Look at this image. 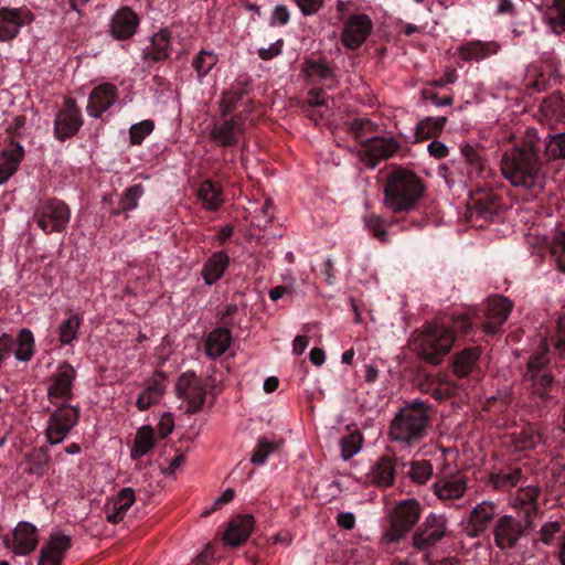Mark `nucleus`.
I'll list each match as a JSON object with an SVG mask.
<instances>
[{"label": "nucleus", "instance_id": "obj_46", "mask_svg": "<svg viewBox=\"0 0 565 565\" xmlns=\"http://www.w3.org/2000/svg\"><path fill=\"white\" fill-rule=\"evenodd\" d=\"M18 349L14 356L18 361L28 362L34 354V337L29 329H22L17 339Z\"/></svg>", "mask_w": 565, "mask_h": 565}, {"label": "nucleus", "instance_id": "obj_48", "mask_svg": "<svg viewBox=\"0 0 565 565\" xmlns=\"http://www.w3.org/2000/svg\"><path fill=\"white\" fill-rule=\"evenodd\" d=\"M545 157L547 160L565 159V132L548 136L545 141Z\"/></svg>", "mask_w": 565, "mask_h": 565}, {"label": "nucleus", "instance_id": "obj_61", "mask_svg": "<svg viewBox=\"0 0 565 565\" xmlns=\"http://www.w3.org/2000/svg\"><path fill=\"white\" fill-rule=\"evenodd\" d=\"M306 15L316 13L322 6V0H295Z\"/></svg>", "mask_w": 565, "mask_h": 565}, {"label": "nucleus", "instance_id": "obj_17", "mask_svg": "<svg viewBox=\"0 0 565 565\" xmlns=\"http://www.w3.org/2000/svg\"><path fill=\"white\" fill-rule=\"evenodd\" d=\"M33 21V14L26 8L0 9V42L15 39L23 25Z\"/></svg>", "mask_w": 565, "mask_h": 565}, {"label": "nucleus", "instance_id": "obj_23", "mask_svg": "<svg viewBox=\"0 0 565 565\" xmlns=\"http://www.w3.org/2000/svg\"><path fill=\"white\" fill-rule=\"evenodd\" d=\"M512 309V303L504 297H492L487 302V322L483 324L486 333L494 334L507 321Z\"/></svg>", "mask_w": 565, "mask_h": 565}, {"label": "nucleus", "instance_id": "obj_7", "mask_svg": "<svg viewBox=\"0 0 565 565\" xmlns=\"http://www.w3.org/2000/svg\"><path fill=\"white\" fill-rule=\"evenodd\" d=\"M32 218L45 234L62 233L70 223L71 209L64 201L49 199L35 207Z\"/></svg>", "mask_w": 565, "mask_h": 565}, {"label": "nucleus", "instance_id": "obj_28", "mask_svg": "<svg viewBox=\"0 0 565 565\" xmlns=\"http://www.w3.org/2000/svg\"><path fill=\"white\" fill-rule=\"evenodd\" d=\"M166 392V376L162 372H156L147 382L145 390L138 395L136 406L139 411H147L159 403Z\"/></svg>", "mask_w": 565, "mask_h": 565}, {"label": "nucleus", "instance_id": "obj_50", "mask_svg": "<svg viewBox=\"0 0 565 565\" xmlns=\"http://www.w3.org/2000/svg\"><path fill=\"white\" fill-rule=\"evenodd\" d=\"M364 224L370 234L381 243L388 241L387 224L382 216L375 214L366 215L364 217Z\"/></svg>", "mask_w": 565, "mask_h": 565}, {"label": "nucleus", "instance_id": "obj_35", "mask_svg": "<svg viewBox=\"0 0 565 565\" xmlns=\"http://www.w3.org/2000/svg\"><path fill=\"white\" fill-rule=\"evenodd\" d=\"M232 343V334L226 328H216L206 338L205 350L207 356L216 359L223 355Z\"/></svg>", "mask_w": 565, "mask_h": 565}, {"label": "nucleus", "instance_id": "obj_51", "mask_svg": "<svg viewBox=\"0 0 565 565\" xmlns=\"http://www.w3.org/2000/svg\"><path fill=\"white\" fill-rule=\"evenodd\" d=\"M362 436L360 433L350 434L340 440L341 457L343 460L351 459L362 448Z\"/></svg>", "mask_w": 565, "mask_h": 565}, {"label": "nucleus", "instance_id": "obj_12", "mask_svg": "<svg viewBox=\"0 0 565 565\" xmlns=\"http://www.w3.org/2000/svg\"><path fill=\"white\" fill-rule=\"evenodd\" d=\"M78 422V409L64 405L53 412L47 420L45 435L51 445L61 444Z\"/></svg>", "mask_w": 565, "mask_h": 565}, {"label": "nucleus", "instance_id": "obj_19", "mask_svg": "<svg viewBox=\"0 0 565 565\" xmlns=\"http://www.w3.org/2000/svg\"><path fill=\"white\" fill-rule=\"evenodd\" d=\"M467 489V478L459 472L449 476H437L433 483L434 494L445 504L461 499Z\"/></svg>", "mask_w": 565, "mask_h": 565}, {"label": "nucleus", "instance_id": "obj_52", "mask_svg": "<svg viewBox=\"0 0 565 565\" xmlns=\"http://www.w3.org/2000/svg\"><path fill=\"white\" fill-rule=\"evenodd\" d=\"M305 72L307 76L311 79H329L333 77L332 70L323 61H306Z\"/></svg>", "mask_w": 565, "mask_h": 565}, {"label": "nucleus", "instance_id": "obj_36", "mask_svg": "<svg viewBox=\"0 0 565 565\" xmlns=\"http://www.w3.org/2000/svg\"><path fill=\"white\" fill-rule=\"evenodd\" d=\"M497 512V505L490 501H482L477 504L470 513L469 523L473 529L472 536L487 529L489 522L493 519Z\"/></svg>", "mask_w": 565, "mask_h": 565}, {"label": "nucleus", "instance_id": "obj_20", "mask_svg": "<svg viewBox=\"0 0 565 565\" xmlns=\"http://www.w3.org/2000/svg\"><path fill=\"white\" fill-rule=\"evenodd\" d=\"M372 28V21L366 14L350 17L342 32L343 44L350 50L360 47L370 35Z\"/></svg>", "mask_w": 565, "mask_h": 565}, {"label": "nucleus", "instance_id": "obj_4", "mask_svg": "<svg viewBox=\"0 0 565 565\" xmlns=\"http://www.w3.org/2000/svg\"><path fill=\"white\" fill-rule=\"evenodd\" d=\"M424 191L425 186L415 172L395 168L386 177L383 204L395 214L408 213L417 207Z\"/></svg>", "mask_w": 565, "mask_h": 565}, {"label": "nucleus", "instance_id": "obj_11", "mask_svg": "<svg viewBox=\"0 0 565 565\" xmlns=\"http://www.w3.org/2000/svg\"><path fill=\"white\" fill-rule=\"evenodd\" d=\"M448 520L443 514L429 513L413 534L415 548L426 551L436 545L447 533Z\"/></svg>", "mask_w": 565, "mask_h": 565}, {"label": "nucleus", "instance_id": "obj_27", "mask_svg": "<svg viewBox=\"0 0 565 565\" xmlns=\"http://www.w3.org/2000/svg\"><path fill=\"white\" fill-rule=\"evenodd\" d=\"M541 489L536 486L521 487L512 498V505L523 511V518L527 525H533V518L536 515L539 505L537 498Z\"/></svg>", "mask_w": 565, "mask_h": 565}, {"label": "nucleus", "instance_id": "obj_59", "mask_svg": "<svg viewBox=\"0 0 565 565\" xmlns=\"http://www.w3.org/2000/svg\"><path fill=\"white\" fill-rule=\"evenodd\" d=\"M290 19L289 10L284 4H278L274 8L270 15V24L271 25H285L288 23Z\"/></svg>", "mask_w": 565, "mask_h": 565}, {"label": "nucleus", "instance_id": "obj_40", "mask_svg": "<svg viewBox=\"0 0 565 565\" xmlns=\"http://www.w3.org/2000/svg\"><path fill=\"white\" fill-rule=\"evenodd\" d=\"M480 358L478 348H469L458 353L454 361V372L458 377H466Z\"/></svg>", "mask_w": 565, "mask_h": 565}, {"label": "nucleus", "instance_id": "obj_49", "mask_svg": "<svg viewBox=\"0 0 565 565\" xmlns=\"http://www.w3.org/2000/svg\"><path fill=\"white\" fill-rule=\"evenodd\" d=\"M433 473L434 469L429 460L420 459L411 462L408 476L414 482L425 484L431 478Z\"/></svg>", "mask_w": 565, "mask_h": 565}, {"label": "nucleus", "instance_id": "obj_25", "mask_svg": "<svg viewBox=\"0 0 565 565\" xmlns=\"http://www.w3.org/2000/svg\"><path fill=\"white\" fill-rule=\"evenodd\" d=\"M139 25L137 14L128 7L120 8L110 19V34L116 40L131 38Z\"/></svg>", "mask_w": 565, "mask_h": 565}, {"label": "nucleus", "instance_id": "obj_33", "mask_svg": "<svg viewBox=\"0 0 565 565\" xmlns=\"http://www.w3.org/2000/svg\"><path fill=\"white\" fill-rule=\"evenodd\" d=\"M228 265L230 257L225 252L220 250L212 254V256L203 265L201 271L204 282L211 286L218 281L223 277Z\"/></svg>", "mask_w": 565, "mask_h": 565}, {"label": "nucleus", "instance_id": "obj_55", "mask_svg": "<svg viewBox=\"0 0 565 565\" xmlns=\"http://www.w3.org/2000/svg\"><path fill=\"white\" fill-rule=\"evenodd\" d=\"M276 449V446L263 438L258 440L257 447L252 454L250 461L255 465H264L267 457Z\"/></svg>", "mask_w": 565, "mask_h": 565}, {"label": "nucleus", "instance_id": "obj_5", "mask_svg": "<svg viewBox=\"0 0 565 565\" xmlns=\"http://www.w3.org/2000/svg\"><path fill=\"white\" fill-rule=\"evenodd\" d=\"M551 345L554 349V354L559 358L565 356V315L558 319L556 333L550 343L544 341L541 351L530 358L523 376L525 382H531L533 392L541 398L547 397V392L553 384V376L546 369L550 362L548 352Z\"/></svg>", "mask_w": 565, "mask_h": 565}, {"label": "nucleus", "instance_id": "obj_14", "mask_svg": "<svg viewBox=\"0 0 565 565\" xmlns=\"http://www.w3.org/2000/svg\"><path fill=\"white\" fill-rule=\"evenodd\" d=\"M3 545L11 550L14 555L24 556L32 553L39 543L38 529L35 525L22 521L17 524L11 535H6Z\"/></svg>", "mask_w": 565, "mask_h": 565}, {"label": "nucleus", "instance_id": "obj_56", "mask_svg": "<svg viewBox=\"0 0 565 565\" xmlns=\"http://www.w3.org/2000/svg\"><path fill=\"white\" fill-rule=\"evenodd\" d=\"M561 532V523L557 521L546 522L540 530V540L545 545H551L556 536Z\"/></svg>", "mask_w": 565, "mask_h": 565}, {"label": "nucleus", "instance_id": "obj_30", "mask_svg": "<svg viewBox=\"0 0 565 565\" xmlns=\"http://www.w3.org/2000/svg\"><path fill=\"white\" fill-rule=\"evenodd\" d=\"M460 152L468 164V177L470 180L487 179L490 170L486 164L482 150L470 143H461Z\"/></svg>", "mask_w": 565, "mask_h": 565}, {"label": "nucleus", "instance_id": "obj_6", "mask_svg": "<svg viewBox=\"0 0 565 565\" xmlns=\"http://www.w3.org/2000/svg\"><path fill=\"white\" fill-rule=\"evenodd\" d=\"M422 508L417 500L407 499L398 502L391 516V525L382 535L384 544L398 542L417 523Z\"/></svg>", "mask_w": 565, "mask_h": 565}, {"label": "nucleus", "instance_id": "obj_58", "mask_svg": "<svg viewBox=\"0 0 565 565\" xmlns=\"http://www.w3.org/2000/svg\"><path fill=\"white\" fill-rule=\"evenodd\" d=\"M284 46V41L281 39L271 43L268 47H260L257 50V54L259 58L264 61H269L281 54Z\"/></svg>", "mask_w": 565, "mask_h": 565}, {"label": "nucleus", "instance_id": "obj_47", "mask_svg": "<svg viewBox=\"0 0 565 565\" xmlns=\"http://www.w3.org/2000/svg\"><path fill=\"white\" fill-rule=\"evenodd\" d=\"M541 443V435L537 428L527 424L516 435V447L521 450L533 449Z\"/></svg>", "mask_w": 565, "mask_h": 565}, {"label": "nucleus", "instance_id": "obj_53", "mask_svg": "<svg viewBox=\"0 0 565 565\" xmlns=\"http://www.w3.org/2000/svg\"><path fill=\"white\" fill-rule=\"evenodd\" d=\"M143 194V186L141 184H134L125 190L120 199V211L127 212L135 210L138 206V200Z\"/></svg>", "mask_w": 565, "mask_h": 565}, {"label": "nucleus", "instance_id": "obj_15", "mask_svg": "<svg viewBox=\"0 0 565 565\" xmlns=\"http://www.w3.org/2000/svg\"><path fill=\"white\" fill-rule=\"evenodd\" d=\"M399 149L394 137H374L366 139L361 151V161L374 169L382 160L393 157Z\"/></svg>", "mask_w": 565, "mask_h": 565}, {"label": "nucleus", "instance_id": "obj_44", "mask_svg": "<svg viewBox=\"0 0 565 565\" xmlns=\"http://www.w3.org/2000/svg\"><path fill=\"white\" fill-rule=\"evenodd\" d=\"M308 116L318 124L320 119L328 118L330 113V107L326 103L322 93L319 90H311L308 95L307 99Z\"/></svg>", "mask_w": 565, "mask_h": 565}, {"label": "nucleus", "instance_id": "obj_9", "mask_svg": "<svg viewBox=\"0 0 565 565\" xmlns=\"http://www.w3.org/2000/svg\"><path fill=\"white\" fill-rule=\"evenodd\" d=\"M525 239L532 248H539V250L546 248L556 268L565 273V231L544 234L539 228H532Z\"/></svg>", "mask_w": 565, "mask_h": 565}, {"label": "nucleus", "instance_id": "obj_34", "mask_svg": "<svg viewBox=\"0 0 565 565\" xmlns=\"http://www.w3.org/2000/svg\"><path fill=\"white\" fill-rule=\"evenodd\" d=\"M171 49V34L162 29L151 38L150 46L143 50V58L152 62L163 61L169 57Z\"/></svg>", "mask_w": 565, "mask_h": 565}, {"label": "nucleus", "instance_id": "obj_41", "mask_svg": "<svg viewBox=\"0 0 565 565\" xmlns=\"http://www.w3.org/2000/svg\"><path fill=\"white\" fill-rule=\"evenodd\" d=\"M154 446V431L149 425L140 427L136 434L131 458L138 459L149 452Z\"/></svg>", "mask_w": 565, "mask_h": 565}, {"label": "nucleus", "instance_id": "obj_38", "mask_svg": "<svg viewBox=\"0 0 565 565\" xmlns=\"http://www.w3.org/2000/svg\"><path fill=\"white\" fill-rule=\"evenodd\" d=\"M491 481L495 489H498L500 491H504L510 488L524 484L526 482V478L521 468L510 467V468L500 470L497 473H493L491 476Z\"/></svg>", "mask_w": 565, "mask_h": 565}, {"label": "nucleus", "instance_id": "obj_1", "mask_svg": "<svg viewBox=\"0 0 565 565\" xmlns=\"http://www.w3.org/2000/svg\"><path fill=\"white\" fill-rule=\"evenodd\" d=\"M500 169L503 178L516 189L537 196L545 186L546 178L542 171L539 151L532 142L513 147L502 154Z\"/></svg>", "mask_w": 565, "mask_h": 565}, {"label": "nucleus", "instance_id": "obj_13", "mask_svg": "<svg viewBox=\"0 0 565 565\" xmlns=\"http://www.w3.org/2000/svg\"><path fill=\"white\" fill-rule=\"evenodd\" d=\"M83 126L81 109L75 99L66 98L64 106L60 109L54 119V137L60 141H65L75 136Z\"/></svg>", "mask_w": 565, "mask_h": 565}, {"label": "nucleus", "instance_id": "obj_45", "mask_svg": "<svg viewBox=\"0 0 565 565\" xmlns=\"http://www.w3.org/2000/svg\"><path fill=\"white\" fill-rule=\"evenodd\" d=\"M218 57L212 51H200L192 60V67L196 72V76L200 83L203 78L214 68L217 64Z\"/></svg>", "mask_w": 565, "mask_h": 565}, {"label": "nucleus", "instance_id": "obj_60", "mask_svg": "<svg viewBox=\"0 0 565 565\" xmlns=\"http://www.w3.org/2000/svg\"><path fill=\"white\" fill-rule=\"evenodd\" d=\"M427 150L429 154L436 159H444L449 153L448 147L439 140H433L429 142Z\"/></svg>", "mask_w": 565, "mask_h": 565}, {"label": "nucleus", "instance_id": "obj_18", "mask_svg": "<svg viewBox=\"0 0 565 565\" xmlns=\"http://www.w3.org/2000/svg\"><path fill=\"white\" fill-rule=\"evenodd\" d=\"M243 130L244 118L242 115L227 117L226 114H223L222 118L214 122L210 137L221 147H231L237 143Z\"/></svg>", "mask_w": 565, "mask_h": 565}, {"label": "nucleus", "instance_id": "obj_43", "mask_svg": "<svg viewBox=\"0 0 565 565\" xmlns=\"http://www.w3.org/2000/svg\"><path fill=\"white\" fill-rule=\"evenodd\" d=\"M545 20L554 33H565V0H554L546 10Z\"/></svg>", "mask_w": 565, "mask_h": 565}, {"label": "nucleus", "instance_id": "obj_63", "mask_svg": "<svg viewBox=\"0 0 565 565\" xmlns=\"http://www.w3.org/2000/svg\"><path fill=\"white\" fill-rule=\"evenodd\" d=\"M337 522L342 529L351 530L355 525V516L352 512H341L338 514Z\"/></svg>", "mask_w": 565, "mask_h": 565}, {"label": "nucleus", "instance_id": "obj_10", "mask_svg": "<svg viewBox=\"0 0 565 565\" xmlns=\"http://www.w3.org/2000/svg\"><path fill=\"white\" fill-rule=\"evenodd\" d=\"M531 527L532 525H527L524 518L519 520L510 514H503L495 521L492 529L494 544L502 551L513 548Z\"/></svg>", "mask_w": 565, "mask_h": 565}, {"label": "nucleus", "instance_id": "obj_29", "mask_svg": "<svg viewBox=\"0 0 565 565\" xmlns=\"http://www.w3.org/2000/svg\"><path fill=\"white\" fill-rule=\"evenodd\" d=\"M135 502V492L131 488L121 489L116 497L105 504L106 520L110 523L120 522Z\"/></svg>", "mask_w": 565, "mask_h": 565}, {"label": "nucleus", "instance_id": "obj_22", "mask_svg": "<svg viewBox=\"0 0 565 565\" xmlns=\"http://www.w3.org/2000/svg\"><path fill=\"white\" fill-rule=\"evenodd\" d=\"M116 99V86L110 83L100 84L90 93L86 111L88 116L98 118L115 104Z\"/></svg>", "mask_w": 565, "mask_h": 565}, {"label": "nucleus", "instance_id": "obj_21", "mask_svg": "<svg viewBox=\"0 0 565 565\" xmlns=\"http://www.w3.org/2000/svg\"><path fill=\"white\" fill-rule=\"evenodd\" d=\"M71 547V537L66 534L52 533L42 545L39 555V565H61L65 552Z\"/></svg>", "mask_w": 565, "mask_h": 565}, {"label": "nucleus", "instance_id": "obj_2", "mask_svg": "<svg viewBox=\"0 0 565 565\" xmlns=\"http://www.w3.org/2000/svg\"><path fill=\"white\" fill-rule=\"evenodd\" d=\"M470 328L471 323L465 315L454 317L450 322L427 323L414 338V351L424 361L439 364L451 351L456 339L466 334Z\"/></svg>", "mask_w": 565, "mask_h": 565}, {"label": "nucleus", "instance_id": "obj_31", "mask_svg": "<svg viewBox=\"0 0 565 565\" xmlns=\"http://www.w3.org/2000/svg\"><path fill=\"white\" fill-rule=\"evenodd\" d=\"M500 46L495 42L469 41L458 49V54L466 62H480L497 54Z\"/></svg>", "mask_w": 565, "mask_h": 565}, {"label": "nucleus", "instance_id": "obj_54", "mask_svg": "<svg viewBox=\"0 0 565 565\" xmlns=\"http://www.w3.org/2000/svg\"><path fill=\"white\" fill-rule=\"evenodd\" d=\"M154 128V122L150 119L142 120L132 125L129 129V139L131 145H140Z\"/></svg>", "mask_w": 565, "mask_h": 565}, {"label": "nucleus", "instance_id": "obj_64", "mask_svg": "<svg viewBox=\"0 0 565 565\" xmlns=\"http://www.w3.org/2000/svg\"><path fill=\"white\" fill-rule=\"evenodd\" d=\"M308 338L306 335H297L292 341V352L301 355L308 347Z\"/></svg>", "mask_w": 565, "mask_h": 565}, {"label": "nucleus", "instance_id": "obj_37", "mask_svg": "<svg viewBox=\"0 0 565 565\" xmlns=\"http://www.w3.org/2000/svg\"><path fill=\"white\" fill-rule=\"evenodd\" d=\"M396 472L395 460L391 457H382L373 466L370 472V479L373 483L381 487H388L394 482Z\"/></svg>", "mask_w": 565, "mask_h": 565}, {"label": "nucleus", "instance_id": "obj_26", "mask_svg": "<svg viewBox=\"0 0 565 565\" xmlns=\"http://www.w3.org/2000/svg\"><path fill=\"white\" fill-rule=\"evenodd\" d=\"M254 527V518L250 514H242L233 518L223 535L225 545L238 546L250 535Z\"/></svg>", "mask_w": 565, "mask_h": 565}, {"label": "nucleus", "instance_id": "obj_8", "mask_svg": "<svg viewBox=\"0 0 565 565\" xmlns=\"http://www.w3.org/2000/svg\"><path fill=\"white\" fill-rule=\"evenodd\" d=\"M175 390L178 397L182 399L185 413H196L202 408L206 396V385L195 373H183L177 381Z\"/></svg>", "mask_w": 565, "mask_h": 565}, {"label": "nucleus", "instance_id": "obj_3", "mask_svg": "<svg viewBox=\"0 0 565 565\" xmlns=\"http://www.w3.org/2000/svg\"><path fill=\"white\" fill-rule=\"evenodd\" d=\"M430 417L428 407L415 401L402 407L390 423L387 437L401 449H411L429 434Z\"/></svg>", "mask_w": 565, "mask_h": 565}, {"label": "nucleus", "instance_id": "obj_42", "mask_svg": "<svg viewBox=\"0 0 565 565\" xmlns=\"http://www.w3.org/2000/svg\"><path fill=\"white\" fill-rule=\"evenodd\" d=\"M83 319L77 313L70 315L57 328L58 341L62 345L72 343L76 338Z\"/></svg>", "mask_w": 565, "mask_h": 565}, {"label": "nucleus", "instance_id": "obj_39", "mask_svg": "<svg viewBox=\"0 0 565 565\" xmlns=\"http://www.w3.org/2000/svg\"><path fill=\"white\" fill-rule=\"evenodd\" d=\"M198 198L202 205L210 211L218 210L224 202L221 185L210 180L201 183Z\"/></svg>", "mask_w": 565, "mask_h": 565}, {"label": "nucleus", "instance_id": "obj_24", "mask_svg": "<svg viewBox=\"0 0 565 565\" xmlns=\"http://www.w3.org/2000/svg\"><path fill=\"white\" fill-rule=\"evenodd\" d=\"M470 217L476 221H493L501 210L499 198L490 192L478 198H471L469 204Z\"/></svg>", "mask_w": 565, "mask_h": 565}, {"label": "nucleus", "instance_id": "obj_62", "mask_svg": "<svg viewBox=\"0 0 565 565\" xmlns=\"http://www.w3.org/2000/svg\"><path fill=\"white\" fill-rule=\"evenodd\" d=\"M457 73L455 68H449L445 72L444 76L437 81H434L431 85L437 88H443L448 84H452L457 81Z\"/></svg>", "mask_w": 565, "mask_h": 565}, {"label": "nucleus", "instance_id": "obj_16", "mask_svg": "<svg viewBox=\"0 0 565 565\" xmlns=\"http://www.w3.org/2000/svg\"><path fill=\"white\" fill-rule=\"evenodd\" d=\"M76 379L75 369L67 362L58 364L56 372L50 377L47 397L51 403L67 401L72 397L73 382Z\"/></svg>", "mask_w": 565, "mask_h": 565}, {"label": "nucleus", "instance_id": "obj_32", "mask_svg": "<svg viewBox=\"0 0 565 565\" xmlns=\"http://www.w3.org/2000/svg\"><path fill=\"white\" fill-rule=\"evenodd\" d=\"M24 149L19 142H12L9 149L0 153V184L6 183L18 170Z\"/></svg>", "mask_w": 565, "mask_h": 565}, {"label": "nucleus", "instance_id": "obj_57", "mask_svg": "<svg viewBox=\"0 0 565 565\" xmlns=\"http://www.w3.org/2000/svg\"><path fill=\"white\" fill-rule=\"evenodd\" d=\"M26 118L24 115H18L6 120V131L12 137L22 136L25 130Z\"/></svg>", "mask_w": 565, "mask_h": 565}]
</instances>
